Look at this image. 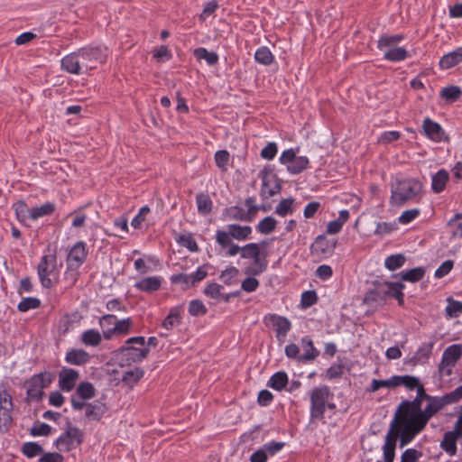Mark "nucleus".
Returning a JSON list of instances; mask_svg holds the SVG:
<instances>
[{"label":"nucleus","instance_id":"nucleus-56","mask_svg":"<svg viewBox=\"0 0 462 462\" xmlns=\"http://www.w3.org/2000/svg\"><path fill=\"white\" fill-rule=\"evenodd\" d=\"M232 236L230 233L226 230L218 229L216 231V241L220 245L222 249H226L228 245H230L232 241Z\"/></svg>","mask_w":462,"mask_h":462},{"label":"nucleus","instance_id":"nucleus-36","mask_svg":"<svg viewBox=\"0 0 462 462\" xmlns=\"http://www.w3.org/2000/svg\"><path fill=\"white\" fill-rule=\"evenodd\" d=\"M103 335L96 329H88L81 334V341L85 346H97L102 341Z\"/></svg>","mask_w":462,"mask_h":462},{"label":"nucleus","instance_id":"nucleus-21","mask_svg":"<svg viewBox=\"0 0 462 462\" xmlns=\"http://www.w3.org/2000/svg\"><path fill=\"white\" fill-rule=\"evenodd\" d=\"M79 379V373L71 368H63L59 374V385L64 392H70Z\"/></svg>","mask_w":462,"mask_h":462},{"label":"nucleus","instance_id":"nucleus-51","mask_svg":"<svg viewBox=\"0 0 462 462\" xmlns=\"http://www.w3.org/2000/svg\"><path fill=\"white\" fill-rule=\"evenodd\" d=\"M461 89L457 86H448L440 91V95L447 101L454 102L461 96Z\"/></svg>","mask_w":462,"mask_h":462},{"label":"nucleus","instance_id":"nucleus-57","mask_svg":"<svg viewBox=\"0 0 462 462\" xmlns=\"http://www.w3.org/2000/svg\"><path fill=\"white\" fill-rule=\"evenodd\" d=\"M177 242L190 252H197L199 250L195 239L190 235H180L177 238Z\"/></svg>","mask_w":462,"mask_h":462},{"label":"nucleus","instance_id":"nucleus-32","mask_svg":"<svg viewBox=\"0 0 462 462\" xmlns=\"http://www.w3.org/2000/svg\"><path fill=\"white\" fill-rule=\"evenodd\" d=\"M56 206L53 202H46L42 205L31 208L30 219L37 220L41 217L50 216L55 211Z\"/></svg>","mask_w":462,"mask_h":462},{"label":"nucleus","instance_id":"nucleus-46","mask_svg":"<svg viewBox=\"0 0 462 462\" xmlns=\"http://www.w3.org/2000/svg\"><path fill=\"white\" fill-rule=\"evenodd\" d=\"M14 209L18 221L25 222L31 217V208H29L24 201H17L14 204Z\"/></svg>","mask_w":462,"mask_h":462},{"label":"nucleus","instance_id":"nucleus-44","mask_svg":"<svg viewBox=\"0 0 462 462\" xmlns=\"http://www.w3.org/2000/svg\"><path fill=\"white\" fill-rule=\"evenodd\" d=\"M239 270L235 266L226 267L221 272L219 278L226 285H232L236 282Z\"/></svg>","mask_w":462,"mask_h":462},{"label":"nucleus","instance_id":"nucleus-26","mask_svg":"<svg viewBox=\"0 0 462 462\" xmlns=\"http://www.w3.org/2000/svg\"><path fill=\"white\" fill-rule=\"evenodd\" d=\"M402 39L403 36L402 34L383 36L378 41V49L383 52V55L384 56L387 51L398 48V44L402 41Z\"/></svg>","mask_w":462,"mask_h":462},{"label":"nucleus","instance_id":"nucleus-54","mask_svg":"<svg viewBox=\"0 0 462 462\" xmlns=\"http://www.w3.org/2000/svg\"><path fill=\"white\" fill-rule=\"evenodd\" d=\"M51 433V427L47 423H34L30 430V434L33 437L49 436Z\"/></svg>","mask_w":462,"mask_h":462},{"label":"nucleus","instance_id":"nucleus-52","mask_svg":"<svg viewBox=\"0 0 462 462\" xmlns=\"http://www.w3.org/2000/svg\"><path fill=\"white\" fill-rule=\"evenodd\" d=\"M293 199H286L282 200L276 207L275 213L281 217H285L293 212Z\"/></svg>","mask_w":462,"mask_h":462},{"label":"nucleus","instance_id":"nucleus-31","mask_svg":"<svg viewBox=\"0 0 462 462\" xmlns=\"http://www.w3.org/2000/svg\"><path fill=\"white\" fill-rule=\"evenodd\" d=\"M227 231L230 233L234 239L244 241L250 237L252 234V228L249 226H239V225H228L226 226Z\"/></svg>","mask_w":462,"mask_h":462},{"label":"nucleus","instance_id":"nucleus-28","mask_svg":"<svg viewBox=\"0 0 462 462\" xmlns=\"http://www.w3.org/2000/svg\"><path fill=\"white\" fill-rule=\"evenodd\" d=\"M300 346L303 354L299 356L300 361H311L319 356V351L314 347L313 341L310 337H302Z\"/></svg>","mask_w":462,"mask_h":462},{"label":"nucleus","instance_id":"nucleus-19","mask_svg":"<svg viewBox=\"0 0 462 462\" xmlns=\"http://www.w3.org/2000/svg\"><path fill=\"white\" fill-rule=\"evenodd\" d=\"M162 282V276H147L137 280L134 288L143 292L152 293L161 289Z\"/></svg>","mask_w":462,"mask_h":462},{"label":"nucleus","instance_id":"nucleus-6","mask_svg":"<svg viewBox=\"0 0 462 462\" xmlns=\"http://www.w3.org/2000/svg\"><path fill=\"white\" fill-rule=\"evenodd\" d=\"M38 276L42 287L50 289L59 279L60 268L54 253L44 254L38 264Z\"/></svg>","mask_w":462,"mask_h":462},{"label":"nucleus","instance_id":"nucleus-55","mask_svg":"<svg viewBox=\"0 0 462 462\" xmlns=\"http://www.w3.org/2000/svg\"><path fill=\"white\" fill-rule=\"evenodd\" d=\"M276 220L272 217H266L258 223L257 229L262 234H270L274 230Z\"/></svg>","mask_w":462,"mask_h":462},{"label":"nucleus","instance_id":"nucleus-40","mask_svg":"<svg viewBox=\"0 0 462 462\" xmlns=\"http://www.w3.org/2000/svg\"><path fill=\"white\" fill-rule=\"evenodd\" d=\"M425 269L423 267H416L401 273V277L405 282H416L423 278Z\"/></svg>","mask_w":462,"mask_h":462},{"label":"nucleus","instance_id":"nucleus-41","mask_svg":"<svg viewBox=\"0 0 462 462\" xmlns=\"http://www.w3.org/2000/svg\"><path fill=\"white\" fill-rule=\"evenodd\" d=\"M194 56L198 60H205L208 65H215L218 61V55L214 51H208L206 48H198L194 51Z\"/></svg>","mask_w":462,"mask_h":462},{"label":"nucleus","instance_id":"nucleus-35","mask_svg":"<svg viewBox=\"0 0 462 462\" xmlns=\"http://www.w3.org/2000/svg\"><path fill=\"white\" fill-rule=\"evenodd\" d=\"M289 379L285 372L280 371L275 373L269 379L267 385L273 390L282 391L288 384Z\"/></svg>","mask_w":462,"mask_h":462},{"label":"nucleus","instance_id":"nucleus-4","mask_svg":"<svg viewBox=\"0 0 462 462\" xmlns=\"http://www.w3.org/2000/svg\"><path fill=\"white\" fill-rule=\"evenodd\" d=\"M265 243H250L241 247V257L243 259L253 260V263L247 266L244 273L248 275H259L267 268V261L262 257V249L265 247Z\"/></svg>","mask_w":462,"mask_h":462},{"label":"nucleus","instance_id":"nucleus-24","mask_svg":"<svg viewBox=\"0 0 462 462\" xmlns=\"http://www.w3.org/2000/svg\"><path fill=\"white\" fill-rule=\"evenodd\" d=\"M182 306H175L170 309L169 314L162 321V328L167 331L171 330L181 322Z\"/></svg>","mask_w":462,"mask_h":462},{"label":"nucleus","instance_id":"nucleus-38","mask_svg":"<svg viewBox=\"0 0 462 462\" xmlns=\"http://www.w3.org/2000/svg\"><path fill=\"white\" fill-rule=\"evenodd\" d=\"M159 261L151 255H147L144 258H138L134 261V269L139 274H145L150 272L152 269L150 268V263L157 264Z\"/></svg>","mask_w":462,"mask_h":462},{"label":"nucleus","instance_id":"nucleus-53","mask_svg":"<svg viewBox=\"0 0 462 462\" xmlns=\"http://www.w3.org/2000/svg\"><path fill=\"white\" fill-rule=\"evenodd\" d=\"M41 304V301L37 298L28 297L23 299L18 304V310L22 312H26L30 310L37 309Z\"/></svg>","mask_w":462,"mask_h":462},{"label":"nucleus","instance_id":"nucleus-11","mask_svg":"<svg viewBox=\"0 0 462 462\" xmlns=\"http://www.w3.org/2000/svg\"><path fill=\"white\" fill-rule=\"evenodd\" d=\"M51 383V379L45 374H39L32 376L25 382L27 398L31 400H40L43 394V389Z\"/></svg>","mask_w":462,"mask_h":462},{"label":"nucleus","instance_id":"nucleus-22","mask_svg":"<svg viewBox=\"0 0 462 462\" xmlns=\"http://www.w3.org/2000/svg\"><path fill=\"white\" fill-rule=\"evenodd\" d=\"M134 322L132 319L126 318L123 319H116V322L111 329H106L105 339L109 340L116 335L125 336L133 328Z\"/></svg>","mask_w":462,"mask_h":462},{"label":"nucleus","instance_id":"nucleus-20","mask_svg":"<svg viewBox=\"0 0 462 462\" xmlns=\"http://www.w3.org/2000/svg\"><path fill=\"white\" fill-rule=\"evenodd\" d=\"M422 128L426 136L434 142H441L445 139L441 125L430 118L424 119Z\"/></svg>","mask_w":462,"mask_h":462},{"label":"nucleus","instance_id":"nucleus-37","mask_svg":"<svg viewBox=\"0 0 462 462\" xmlns=\"http://www.w3.org/2000/svg\"><path fill=\"white\" fill-rule=\"evenodd\" d=\"M254 60L259 64L268 66L273 62L274 57L268 47L262 46L256 50Z\"/></svg>","mask_w":462,"mask_h":462},{"label":"nucleus","instance_id":"nucleus-1","mask_svg":"<svg viewBox=\"0 0 462 462\" xmlns=\"http://www.w3.org/2000/svg\"><path fill=\"white\" fill-rule=\"evenodd\" d=\"M446 405L444 396H430L426 393L413 401L402 402L390 423L400 432V446L402 448L411 442L430 419Z\"/></svg>","mask_w":462,"mask_h":462},{"label":"nucleus","instance_id":"nucleus-45","mask_svg":"<svg viewBox=\"0 0 462 462\" xmlns=\"http://www.w3.org/2000/svg\"><path fill=\"white\" fill-rule=\"evenodd\" d=\"M408 56L407 50L403 47H398L385 52L383 58L392 62L404 60Z\"/></svg>","mask_w":462,"mask_h":462},{"label":"nucleus","instance_id":"nucleus-43","mask_svg":"<svg viewBox=\"0 0 462 462\" xmlns=\"http://www.w3.org/2000/svg\"><path fill=\"white\" fill-rule=\"evenodd\" d=\"M144 374V372L141 368H133L126 371L122 378L124 383L129 386H133L136 383Z\"/></svg>","mask_w":462,"mask_h":462},{"label":"nucleus","instance_id":"nucleus-29","mask_svg":"<svg viewBox=\"0 0 462 462\" xmlns=\"http://www.w3.org/2000/svg\"><path fill=\"white\" fill-rule=\"evenodd\" d=\"M462 61V48H457L444 55L439 60V66L443 69H448Z\"/></svg>","mask_w":462,"mask_h":462},{"label":"nucleus","instance_id":"nucleus-60","mask_svg":"<svg viewBox=\"0 0 462 462\" xmlns=\"http://www.w3.org/2000/svg\"><path fill=\"white\" fill-rule=\"evenodd\" d=\"M116 317L111 314H106L99 319L98 324L102 328V335L105 337L106 329H111L116 322Z\"/></svg>","mask_w":462,"mask_h":462},{"label":"nucleus","instance_id":"nucleus-47","mask_svg":"<svg viewBox=\"0 0 462 462\" xmlns=\"http://www.w3.org/2000/svg\"><path fill=\"white\" fill-rule=\"evenodd\" d=\"M76 393L83 400H89L95 396L96 390L92 383L85 382L78 386Z\"/></svg>","mask_w":462,"mask_h":462},{"label":"nucleus","instance_id":"nucleus-59","mask_svg":"<svg viewBox=\"0 0 462 462\" xmlns=\"http://www.w3.org/2000/svg\"><path fill=\"white\" fill-rule=\"evenodd\" d=\"M189 313L192 316H201L207 313V308L201 300H193L189 302Z\"/></svg>","mask_w":462,"mask_h":462},{"label":"nucleus","instance_id":"nucleus-7","mask_svg":"<svg viewBox=\"0 0 462 462\" xmlns=\"http://www.w3.org/2000/svg\"><path fill=\"white\" fill-rule=\"evenodd\" d=\"M148 353L145 338L141 336L128 338L125 346L117 350V356H121L127 363L139 362L145 358Z\"/></svg>","mask_w":462,"mask_h":462},{"label":"nucleus","instance_id":"nucleus-10","mask_svg":"<svg viewBox=\"0 0 462 462\" xmlns=\"http://www.w3.org/2000/svg\"><path fill=\"white\" fill-rule=\"evenodd\" d=\"M82 431L76 427H69L55 441L56 448L60 451H69L82 442Z\"/></svg>","mask_w":462,"mask_h":462},{"label":"nucleus","instance_id":"nucleus-30","mask_svg":"<svg viewBox=\"0 0 462 462\" xmlns=\"http://www.w3.org/2000/svg\"><path fill=\"white\" fill-rule=\"evenodd\" d=\"M348 218L349 211L346 209L340 210L338 217L328 222L327 225V233L329 235L337 234L342 229L343 225L348 220Z\"/></svg>","mask_w":462,"mask_h":462},{"label":"nucleus","instance_id":"nucleus-61","mask_svg":"<svg viewBox=\"0 0 462 462\" xmlns=\"http://www.w3.org/2000/svg\"><path fill=\"white\" fill-rule=\"evenodd\" d=\"M218 8V3L215 0L208 1L205 4L202 13L199 15L201 21H206L212 16Z\"/></svg>","mask_w":462,"mask_h":462},{"label":"nucleus","instance_id":"nucleus-25","mask_svg":"<svg viewBox=\"0 0 462 462\" xmlns=\"http://www.w3.org/2000/svg\"><path fill=\"white\" fill-rule=\"evenodd\" d=\"M403 288L404 285L401 282H385L379 287V290L385 295L395 298L399 304H402L403 302Z\"/></svg>","mask_w":462,"mask_h":462},{"label":"nucleus","instance_id":"nucleus-9","mask_svg":"<svg viewBox=\"0 0 462 462\" xmlns=\"http://www.w3.org/2000/svg\"><path fill=\"white\" fill-rule=\"evenodd\" d=\"M462 356V346L452 345L445 349L442 355L439 371L441 376H449L452 374L456 363Z\"/></svg>","mask_w":462,"mask_h":462},{"label":"nucleus","instance_id":"nucleus-62","mask_svg":"<svg viewBox=\"0 0 462 462\" xmlns=\"http://www.w3.org/2000/svg\"><path fill=\"white\" fill-rule=\"evenodd\" d=\"M420 215V209L418 208H411L403 211L401 216L398 217L399 223L402 225H407L413 221L416 217H418Z\"/></svg>","mask_w":462,"mask_h":462},{"label":"nucleus","instance_id":"nucleus-48","mask_svg":"<svg viewBox=\"0 0 462 462\" xmlns=\"http://www.w3.org/2000/svg\"><path fill=\"white\" fill-rule=\"evenodd\" d=\"M198 210L200 214H208L212 209V201L206 194H199L196 198Z\"/></svg>","mask_w":462,"mask_h":462},{"label":"nucleus","instance_id":"nucleus-27","mask_svg":"<svg viewBox=\"0 0 462 462\" xmlns=\"http://www.w3.org/2000/svg\"><path fill=\"white\" fill-rule=\"evenodd\" d=\"M65 360L74 365H82L89 361V355L83 349H70L66 353Z\"/></svg>","mask_w":462,"mask_h":462},{"label":"nucleus","instance_id":"nucleus-49","mask_svg":"<svg viewBox=\"0 0 462 462\" xmlns=\"http://www.w3.org/2000/svg\"><path fill=\"white\" fill-rule=\"evenodd\" d=\"M404 263L405 257L402 254H393L385 259L384 264L388 270L394 271L403 266Z\"/></svg>","mask_w":462,"mask_h":462},{"label":"nucleus","instance_id":"nucleus-12","mask_svg":"<svg viewBox=\"0 0 462 462\" xmlns=\"http://www.w3.org/2000/svg\"><path fill=\"white\" fill-rule=\"evenodd\" d=\"M264 322L274 329L277 340L282 344L291 328L290 320L277 314H269L264 317Z\"/></svg>","mask_w":462,"mask_h":462},{"label":"nucleus","instance_id":"nucleus-23","mask_svg":"<svg viewBox=\"0 0 462 462\" xmlns=\"http://www.w3.org/2000/svg\"><path fill=\"white\" fill-rule=\"evenodd\" d=\"M398 386H404L408 390H416V397L424 394L425 390L420 379L412 375H396Z\"/></svg>","mask_w":462,"mask_h":462},{"label":"nucleus","instance_id":"nucleus-15","mask_svg":"<svg viewBox=\"0 0 462 462\" xmlns=\"http://www.w3.org/2000/svg\"><path fill=\"white\" fill-rule=\"evenodd\" d=\"M261 178V194L263 198L269 199L280 192L281 184L275 174L271 171H263Z\"/></svg>","mask_w":462,"mask_h":462},{"label":"nucleus","instance_id":"nucleus-13","mask_svg":"<svg viewBox=\"0 0 462 462\" xmlns=\"http://www.w3.org/2000/svg\"><path fill=\"white\" fill-rule=\"evenodd\" d=\"M398 439H400V432L394 429V426L390 425L383 446V461L377 460L376 462H393Z\"/></svg>","mask_w":462,"mask_h":462},{"label":"nucleus","instance_id":"nucleus-3","mask_svg":"<svg viewBox=\"0 0 462 462\" xmlns=\"http://www.w3.org/2000/svg\"><path fill=\"white\" fill-rule=\"evenodd\" d=\"M422 190V184L415 179L396 180L392 183L390 202L393 206L402 207L414 200Z\"/></svg>","mask_w":462,"mask_h":462},{"label":"nucleus","instance_id":"nucleus-2","mask_svg":"<svg viewBox=\"0 0 462 462\" xmlns=\"http://www.w3.org/2000/svg\"><path fill=\"white\" fill-rule=\"evenodd\" d=\"M107 55L108 50L105 46L84 47L63 57L61 68L70 74H85L104 63Z\"/></svg>","mask_w":462,"mask_h":462},{"label":"nucleus","instance_id":"nucleus-50","mask_svg":"<svg viewBox=\"0 0 462 462\" xmlns=\"http://www.w3.org/2000/svg\"><path fill=\"white\" fill-rule=\"evenodd\" d=\"M22 451L27 457L32 458L42 452V448L36 442H25L22 447Z\"/></svg>","mask_w":462,"mask_h":462},{"label":"nucleus","instance_id":"nucleus-8","mask_svg":"<svg viewBox=\"0 0 462 462\" xmlns=\"http://www.w3.org/2000/svg\"><path fill=\"white\" fill-rule=\"evenodd\" d=\"M299 149H287L283 151L280 157L279 162L286 167L289 173L296 175L305 171L310 164V160L307 156H298Z\"/></svg>","mask_w":462,"mask_h":462},{"label":"nucleus","instance_id":"nucleus-14","mask_svg":"<svg viewBox=\"0 0 462 462\" xmlns=\"http://www.w3.org/2000/svg\"><path fill=\"white\" fill-rule=\"evenodd\" d=\"M87 254L86 244L83 242L76 243L67 257L68 271L78 270L85 262Z\"/></svg>","mask_w":462,"mask_h":462},{"label":"nucleus","instance_id":"nucleus-64","mask_svg":"<svg viewBox=\"0 0 462 462\" xmlns=\"http://www.w3.org/2000/svg\"><path fill=\"white\" fill-rule=\"evenodd\" d=\"M421 457L422 453L420 451L415 448H408L402 453L401 462H419Z\"/></svg>","mask_w":462,"mask_h":462},{"label":"nucleus","instance_id":"nucleus-34","mask_svg":"<svg viewBox=\"0 0 462 462\" xmlns=\"http://www.w3.org/2000/svg\"><path fill=\"white\" fill-rule=\"evenodd\" d=\"M448 172L442 169L432 176L431 189L435 193H439L444 190L446 184L448 180Z\"/></svg>","mask_w":462,"mask_h":462},{"label":"nucleus","instance_id":"nucleus-5","mask_svg":"<svg viewBox=\"0 0 462 462\" xmlns=\"http://www.w3.org/2000/svg\"><path fill=\"white\" fill-rule=\"evenodd\" d=\"M332 393L327 385L315 387L310 393V418L311 420H321L324 417L326 408L331 410L336 408V405L330 402Z\"/></svg>","mask_w":462,"mask_h":462},{"label":"nucleus","instance_id":"nucleus-17","mask_svg":"<svg viewBox=\"0 0 462 462\" xmlns=\"http://www.w3.org/2000/svg\"><path fill=\"white\" fill-rule=\"evenodd\" d=\"M461 438L462 430L455 425L453 430L444 434L443 439L440 442V448L449 456H454L457 453V442Z\"/></svg>","mask_w":462,"mask_h":462},{"label":"nucleus","instance_id":"nucleus-33","mask_svg":"<svg viewBox=\"0 0 462 462\" xmlns=\"http://www.w3.org/2000/svg\"><path fill=\"white\" fill-rule=\"evenodd\" d=\"M106 411L105 405L100 402H94L86 405L85 416L89 420H98Z\"/></svg>","mask_w":462,"mask_h":462},{"label":"nucleus","instance_id":"nucleus-16","mask_svg":"<svg viewBox=\"0 0 462 462\" xmlns=\"http://www.w3.org/2000/svg\"><path fill=\"white\" fill-rule=\"evenodd\" d=\"M12 397L4 385L0 386V422L9 425L12 421Z\"/></svg>","mask_w":462,"mask_h":462},{"label":"nucleus","instance_id":"nucleus-39","mask_svg":"<svg viewBox=\"0 0 462 462\" xmlns=\"http://www.w3.org/2000/svg\"><path fill=\"white\" fill-rule=\"evenodd\" d=\"M222 291H223L222 285L216 283V282H211V283H208L205 287L204 293L206 296H208L211 299L219 300V299L223 298L226 301H228L229 296L228 295L223 296Z\"/></svg>","mask_w":462,"mask_h":462},{"label":"nucleus","instance_id":"nucleus-42","mask_svg":"<svg viewBox=\"0 0 462 462\" xmlns=\"http://www.w3.org/2000/svg\"><path fill=\"white\" fill-rule=\"evenodd\" d=\"M397 386L396 375H393L387 380H372L369 391L374 393L381 388H395Z\"/></svg>","mask_w":462,"mask_h":462},{"label":"nucleus","instance_id":"nucleus-63","mask_svg":"<svg viewBox=\"0 0 462 462\" xmlns=\"http://www.w3.org/2000/svg\"><path fill=\"white\" fill-rule=\"evenodd\" d=\"M151 212L148 206H143L140 208L138 214L132 219L131 225L134 228H140L143 222L145 220L146 216Z\"/></svg>","mask_w":462,"mask_h":462},{"label":"nucleus","instance_id":"nucleus-18","mask_svg":"<svg viewBox=\"0 0 462 462\" xmlns=\"http://www.w3.org/2000/svg\"><path fill=\"white\" fill-rule=\"evenodd\" d=\"M336 245V241L328 240L324 236H319L311 245V251L317 255L328 257L333 254Z\"/></svg>","mask_w":462,"mask_h":462},{"label":"nucleus","instance_id":"nucleus-58","mask_svg":"<svg viewBox=\"0 0 462 462\" xmlns=\"http://www.w3.org/2000/svg\"><path fill=\"white\" fill-rule=\"evenodd\" d=\"M230 161L229 152L226 150L217 151L215 153V162L217 166L221 170H226V167Z\"/></svg>","mask_w":462,"mask_h":462}]
</instances>
